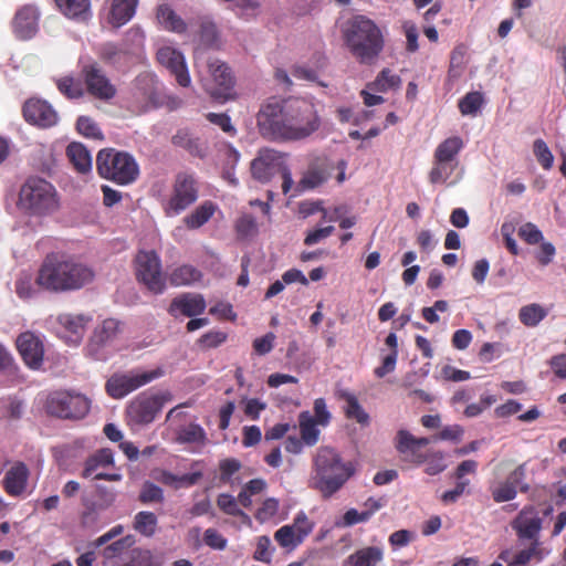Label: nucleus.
<instances>
[{"label": "nucleus", "mask_w": 566, "mask_h": 566, "mask_svg": "<svg viewBox=\"0 0 566 566\" xmlns=\"http://www.w3.org/2000/svg\"><path fill=\"white\" fill-rule=\"evenodd\" d=\"M321 125L314 104L305 98H268L256 114L259 134L274 143L298 142Z\"/></svg>", "instance_id": "nucleus-1"}, {"label": "nucleus", "mask_w": 566, "mask_h": 566, "mask_svg": "<svg viewBox=\"0 0 566 566\" xmlns=\"http://www.w3.org/2000/svg\"><path fill=\"white\" fill-rule=\"evenodd\" d=\"M94 271L73 259L48 256L39 269L36 285L52 292L74 291L94 280Z\"/></svg>", "instance_id": "nucleus-2"}, {"label": "nucleus", "mask_w": 566, "mask_h": 566, "mask_svg": "<svg viewBox=\"0 0 566 566\" xmlns=\"http://www.w3.org/2000/svg\"><path fill=\"white\" fill-rule=\"evenodd\" d=\"M354 469L349 462H344L340 455L332 448L321 447L314 457V471L311 478L313 489L327 499L338 492L349 478Z\"/></svg>", "instance_id": "nucleus-3"}, {"label": "nucleus", "mask_w": 566, "mask_h": 566, "mask_svg": "<svg viewBox=\"0 0 566 566\" xmlns=\"http://www.w3.org/2000/svg\"><path fill=\"white\" fill-rule=\"evenodd\" d=\"M344 36L353 56L363 64L374 63L384 48L379 28L364 15H356L347 22Z\"/></svg>", "instance_id": "nucleus-4"}, {"label": "nucleus", "mask_w": 566, "mask_h": 566, "mask_svg": "<svg viewBox=\"0 0 566 566\" xmlns=\"http://www.w3.org/2000/svg\"><path fill=\"white\" fill-rule=\"evenodd\" d=\"M18 207L29 216L48 217L60 209V196L49 181L30 178L20 189Z\"/></svg>", "instance_id": "nucleus-5"}, {"label": "nucleus", "mask_w": 566, "mask_h": 566, "mask_svg": "<svg viewBox=\"0 0 566 566\" xmlns=\"http://www.w3.org/2000/svg\"><path fill=\"white\" fill-rule=\"evenodd\" d=\"M96 168L101 177L118 185H128L139 174L136 160L127 153L102 149L97 154Z\"/></svg>", "instance_id": "nucleus-6"}, {"label": "nucleus", "mask_w": 566, "mask_h": 566, "mask_svg": "<svg viewBox=\"0 0 566 566\" xmlns=\"http://www.w3.org/2000/svg\"><path fill=\"white\" fill-rule=\"evenodd\" d=\"M163 376L164 369L161 367L150 370L135 369L124 374H115L107 380L106 390L111 397L119 399Z\"/></svg>", "instance_id": "nucleus-7"}, {"label": "nucleus", "mask_w": 566, "mask_h": 566, "mask_svg": "<svg viewBox=\"0 0 566 566\" xmlns=\"http://www.w3.org/2000/svg\"><path fill=\"white\" fill-rule=\"evenodd\" d=\"M46 408L61 418H83L90 410V401L81 394L60 391L49 397Z\"/></svg>", "instance_id": "nucleus-8"}, {"label": "nucleus", "mask_w": 566, "mask_h": 566, "mask_svg": "<svg viewBox=\"0 0 566 566\" xmlns=\"http://www.w3.org/2000/svg\"><path fill=\"white\" fill-rule=\"evenodd\" d=\"M136 274L149 291L158 294L165 289L161 265L154 251H140L136 256Z\"/></svg>", "instance_id": "nucleus-9"}, {"label": "nucleus", "mask_w": 566, "mask_h": 566, "mask_svg": "<svg viewBox=\"0 0 566 566\" xmlns=\"http://www.w3.org/2000/svg\"><path fill=\"white\" fill-rule=\"evenodd\" d=\"M526 464L517 465L505 480L494 481L490 485V492L495 503L512 501L517 495V489L522 493L530 491V484L525 482Z\"/></svg>", "instance_id": "nucleus-10"}, {"label": "nucleus", "mask_w": 566, "mask_h": 566, "mask_svg": "<svg viewBox=\"0 0 566 566\" xmlns=\"http://www.w3.org/2000/svg\"><path fill=\"white\" fill-rule=\"evenodd\" d=\"M285 161V154L273 148H262L251 161V175L262 184L269 182L274 175L283 170Z\"/></svg>", "instance_id": "nucleus-11"}, {"label": "nucleus", "mask_w": 566, "mask_h": 566, "mask_svg": "<svg viewBox=\"0 0 566 566\" xmlns=\"http://www.w3.org/2000/svg\"><path fill=\"white\" fill-rule=\"evenodd\" d=\"M198 199V188L191 175L179 174L167 203V214H179Z\"/></svg>", "instance_id": "nucleus-12"}, {"label": "nucleus", "mask_w": 566, "mask_h": 566, "mask_svg": "<svg viewBox=\"0 0 566 566\" xmlns=\"http://www.w3.org/2000/svg\"><path fill=\"white\" fill-rule=\"evenodd\" d=\"M170 399L171 396L169 392L153 396L142 395L129 403L127 413L130 419L137 423H149L155 419L165 402Z\"/></svg>", "instance_id": "nucleus-13"}, {"label": "nucleus", "mask_w": 566, "mask_h": 566, "mask_svg": "<svg viewBox=\"0 0 566 566\" xmlns=\"http://www.w3.org/2000/svg\"><path fill=\"white\" fill-rule=\"evenodd\" d=\"M543 520L533 505L524 506L512 520L511 527L516 533L520 541L539 542V533Z\"/></svg>", "instance_id": "nucleus-14"}, {"label": "nucleus", "mask_w": 566, "mask_h": 566, "mask_svg": "<svg viewBox=\"0 0 566 566\" xmlns=\"http://www.w3.org/2000/svg\"><path fill=\"white\" fill-rule=\"evenodd\" d=\"M157 61L166 67L182 87H189L191 77L184 54L177 49L164 45L157 51Z\"/></svg>", "instance_id": "nucleus-15"}, {"label": "nucleus", "mask_w": 566, "mask_h": 566, "mask_svg": "<svg viewBox=\"0 0 566 566\" xmlns=\"http://www.w3.org/2000/svg\"><path fill=\"white\" fill-rule=\"evenodd\" d=\"M208 69L213 85L202 80L205 90L216 98L226 96L227 92L233 86V77L230 69L218 59H209Z\"/></svg>", "instance_id": "nucleus-16"}, {"label": "nucleus", "mask_w": 566, "mask_h": 566, "mask_svg": "<svg viewBox=\"0 0 566 566\" xmlns=\"http://www.w3.org/2000/svg\"><path fill=\"white\" fill-rule=\"evenodd\" d=\"M23 116L32 125L48 128L57 124L56 111L45 101L31 98L24 103Z\"/></svg>", "instance_id": "nucleus-17"}, {"label": "nucleus", "mask_w": 566, "mask_h": 566, "mask_svg": "<svg viewBox=\"0 0 566 566\" xmlns=\"http://www.w3.org/2000/svg\"><path fill=\"white\" fill-rule=\"evenodd\" d=\"M17 348L24 363L32 369H39L43 363L44 347L38 335L24 332L17 338Z\"/></svg>", "instance_id": "nucleus-18"}, {"label": "nucleus", "mask_w": 566, "mask_h": 566, "mask_svg": "<svg viewBox=\"0 0 566 566\" xmlns=\"http://www.w3.org/2000/svg\"><path fill=\"white\" fill-rule=\"evenodd\" d=\"M206 310V301L202 295L193 293H185L172 300L168 312L177 317L184 315L187 317H195L200 315Z\"/></svg>", "instance_id": "nucleus-19"}, {"label": "nucleus", "mask_w": 566, "mask_h": 566, "mask_svg": "<svg viewBox=\"0 0 566 566\" xmlns=\"http://www.w3.org/2000/svg\"><path fill=\"white\" fill-rule=\"evenodd\" d=\"M87 91L101 99H109L115 95V87L106 76L94 65L84 70Z\"/></svg>", "instance_id": "nucleus-20"}, {"label": "nucleus", "mask_w": 566, "mask_h": 566, "mask_svg": "<svg viewBox=\"0 0 566 566\" xmlns=\"http://www.w3.org/2000/svg\"><path fill=\"white\" fill-rule=\"evenodd\" d=\"M39 11L33 6L20 9L14 18V31L20 39H31L38 31Z\"/></svg>", "instance_id": "nucleus-21"}, {"label": "nucleus", "mask_w": 566, "mask_h": 566, "mask_svg": "<svg viewBox=\"0 0 566 566\" xmlns=\"http://www.w3.org/2000/svg\"><path fill=\"white\" fill-rule=\"evenodd\" d=\"M138 0H111L107 22L114 28L126 24L135 14Z\"/></svg>", "instance_id": "nucleus-22"}, {"label": "nucleus", "mask_w": 566, "mask_h": 566, "mask_svg": "<svg viewBox=\"0 0 566 566\" xmlns=\"http://www.w3.org/2000/svg\"><path fill=\"white\" fill-rule=\"evenodd\" d=\"M29 470L22 462L14 463L6 473L3 483L6 491L13 496L20 495L27 486Z\"/></svg>", "instance_id": "nucleus-23"}, {"label": "nucleus", "mask_w": 566, "mask_h": 566, "mask_svg": "<svg viewBox=\"0 0 566 566\" xmlns=\"http://www.w3.org/2000/svg\"><path fill=\"white\" fill-rule=\"evenodd\" d=\"M57 322L64 329L67 342L77 344L84 334L87 318L81 314H61Z\"/></svg>", "instance_id": "nucleus-24"}, {"label": "nucleus", "mask_w": 566, "mask_h": 566, "mask_svg": "<svg viewBox=\"0 0 566 566\" xmlns=\"http://www.w3.org/2000/svg\"><path fill=\"white\" fill-rule=\"evenodd\" d=\"M137 92L151 106L156 107L164 104L160 96L159 83L151 74H143L137 77Z\"/></svg>", "instance_id": "nucleus-25"}, {"label": "nucleus", "mask_w": 566, "mask_h": 566, "mask_svg": "<svg viewBox=\"0 0 566 566\" xmlns=\"http://www.w3.org/2000/svg\"><path fill=\"white\" fill-rule=\"evenodd\" d=\"M384 552L380 547L369 546L358 549L345 560V566H376L382 560Z\"/></svg>", "instance_id": "nucleus-26"}, {"label": "nucleus", "mask_w": 566, "mask_h": 566, "mask_svg": "<svg viewBox=\"0 0 566 566\" xmlns=\"http://www.w3.org/2000/svg\"><path fill=\"white\" fill-rule=\"evenodd\" d=\"M66 156L78 172L86 174L91 171L92 157L84 145L71 143L66 148Z\"/></svg>", "instance_id": "nucleus-27"}, {"label": "nucleus", "mask_w": 566, "mask_h": 566, "mask_svg": "<svg viewBox=\"0 0 566 566\" xmlns=\"http://www.w3.org/2000/svg\"><path fill=\"white\" fill-rule=\"evenodd\" d=\"M217 211V206L211 201H203L191 213L182 219L185 226L190 229H199L206 224Z\"/></svg>", "instance_id": "nucleus-28"}, {"label": "nucleus", "mask_w": 566, "mask_h": 566, "mask_svg": "<svg viewBox=\"0 0 566 566\" xmlns=\"http://www.w3.org/2000/svg\"><path fill=\"white\" fill-rule=\"evenodd\" d=\"M114 465V453L111 449H101L93 455H91L84 463L82 472L83 478H91L99 469Z\"/></svg>", "instance_id": "nucleus-29"}, {"label": "nucleus", "mask_w": 566, "mask_h": 566, "mask_svg": "<svg viewBox=\"0 0 566 566\" xmlns=\"http://www.w3.org/2000/svg\"><path fill=\"white\" fill-rule=\"evenodd\" d=\"M159 23L168 31L182 33L186 31L185 21L167 4H161L157 10Z\"/></svg>", "instance_id": "nucleus-30"}, {"label": "nucleus", "mask_w": 566, "mask_h": 566, "mask_svg": "<svg viewBox=\"0 0 566 566\" xmlns=\"http://www.w3.org/2000/svg\"><path fill=\"white\" fill-rule=\"evenodd\" d=\"M463 147V142L460 137L453 136L443 140L434 151V159L440 161L457 163V155Z\"/></svg>", "instance_id": "nucleus-31"}, {"label": "nucleus", "mask_w": 566, "mask_h": 566, "mask_svg": "<svg viewBox=\"0 0 566 566\" xmlns=\"http://www.w3.org/2000/svg\"><path fill=\"white\" fill-rule=\"evenodd\" d=\"M61 12L71 19H86L90 15V0H55Z\"/></svg>", "instance_id": "nucleus-32"}, {"label": "nucleus", "mask_w": 566, "mask_h": 566, "mask_svg": "<svg viewBox=\"0 0 566 566\" xmlns=\"http://www.w3.org/2000/svg\"><path fill=\"white\" fill-rule=\"evenodd\" d=\"M119 331V323L114 318L105 319L95 328L91 345L103 346L112 342Z\"/></svg>", "instance_id": "nucleus-33"}, {"label": "nucleus", "mask_w": 566, "mask_h": 566, "mask_svg": "<svg viewBox=\"0 0 566 566\" xmlns=\"http://www.w3.org/2000/svg\"><path fill=\"white\" fill-rule=\"evenodd\" d=\"M298 423L302 440L308 446H314L319 438L317 421L308 411H303L298 416Z\"/></svg>", "instance_id": "nucleus-34"}, {"label": "nucleus", "mask_w": 566, "mask_h": 566, "mask_svg": "<svg viewBox=\"0 0 566 566\" xmlns=\"http://www.w3.org/2000/svg\"><path fill=\"white\" fill-rule=\"evenodd\" d=\"M340 397L346 401V416L350 419H355L361 426H368L369 415L360 406L357 398L348 391H343Z\"/></svg>", "instance_id": "nucleus-35"}, {"label": "nucleus", "mask_w": 566, "mask_h": 566, "mask_svg": "<svg viewBox=\"0 0 566 566\" xmlns=\"http://www.w3.org/2000/svg\"><path fill=\"white\" fill-rule=\"evenodd\" d=\"M547 316V311L539 304L533 303L521 307L520 321L528 327L538 325Z\"/></svg>", "instance_id": "nucleus-36"}, {"label": "nucleus", "mask_w": 566, "mask_h": 566, "mask_svg": "<svg viewBox=\"0 0 566 566\" xmlns=\"http://www.w3.org/2000/svg\"><path fill=\"white\" fill-rule=\"evenodd\" d=\"M134 528L144 536H153L157 528L156 515L147 511L137 513L134 518Z\"/></svg>", "instance_id": "nucleus-37"}, {"label": "nucleus", "mask_w": 566, "mask_h": 566, "mask_svg": "<svg viewBox=\"0 0 566 566\" xmlns=\"http://www.w3.org/2000/svg\"><path fill=\"white\" fill-rule=\"evenodd\" d=\"M201 273L197 269L190 265H182L170 274V282L176 286L190 285L199 281Z\"/></svg>", "instance_id": "nucleus-38"}, {"label": "nucleus", "mask_w": 566, "mask_h": 566, "mask_svg": "<svg viewBox=\"0 0 566 566\" xmlns=\"http://www.w3.org/2000/svg\"><path fill=\"white\" fill-rule=\"evenodd\" d=\"M177 440L181 443L205 444L207 437L202 427L197 423H189L179 430Z\"/></svg>", "instance_id": "nucleus-39"}, {"label": "nucleus", "mask_w": 566, "mask_h": 566, "mask_svg": "<svg viewBox=\"0 0 566 566\" xmlns=\"http://www.w3.org/2000/svg\"><path fill=\"white\" fill-rule=\"evenodd\" d=\"M457 163L440 161L434 159L433 167L429 174L431 184H443L453 174Z\"/></svg>", "instance_id": "nucleus-40"}, {"label": "nucleus", "mask_w": 566, "mask_h": 566, "mask_svg": "<svg viewBox=\"0 0 566 566\" xmlns=\"http://www.w3.org/2000/svg\"><path fill=\"white\" fill-rule=\"evenodd\" d=\"M59 91L69 98H78L84 94L80 80L72 76H64L56 82Z\"/></svg>", "instance_id": "nucleus-41"}, {"label": "nucleus", "mask_w": 566, "mask_h": 566, "mask_svg": "<svg viewBox=\"0 0 566 566\" xmlns=\"http://www.w3.org/2000/svg\"><path fill=\"white\" fill-rule=\"evenodd\" d=\"M483 104V95L480 92H470L459 102L462 115L475 116Z\"/></svg>", "instance_id": "nucleus-42"}, {"label": "nucleus", "mask_w": 566, "mask_h": 566, "mask_svg": "<svg viewBox=\"0 0 566 566\" xmlns=\"http://www.w3.org/2000/svg\"><path fill=\"white\" fill-rule=\"evenodd\" d=\"M14 291L21 300H29L36 293L33 284V277L29 273H21L14 283Z\"/></svg>", "instance_id": "nucleus-43"}, {"label": "nucleus", "mask_w": 566, "mask_h": 566, "mask_svg": "<svg viewBox=\"0 0 566 566\" xmlns=\"http://www.w3.org/2000/svg\"><path fill=\"white\" fill-rule=\"evenodd\" d=\"M274 539L284 548H295L303 542L291 525L280 527L274 533Z\"/></svg>", "instance_id": "nucleus-44"}, {"label": "nucleus", "mask_w": 566, "mask_h": 566, "mask_svg": "<svg viewBox=\"0 0 566 566\" xmlns=\"http://www.w3.org/2000/svg\"><path fill=\"white\" fill-rule=\"evenodd\" d=\"M76 128L78 133L87 138H93L97 140L103 139V133L99 129L98 125L87 116H81L77 119Z\"/></svg>", "instance_id": "nucleus-45"}, {"label": "nucleus", "mask_w": 566, "mask_h": 566, "mask_svg": "<svg viewBox=\"0 0 566 566\" xmlns=\"http://www.w3.org/2000/svg\"><path fill=\"white\" fill-rule=\"evenodd\" d=\"M401 80L398 75L391 73L389 70H382L373 83L375 88L380 92H387L390 88L400 86Z\"/></svg>", "instance_id": "nucleus-46"}, {"label": "nucleus", "mask_w": 566, "mask_h": 566, "mask_svg": "<svg viewBox=\"0 0 566 566\" xmlns=\"http://www.w3.org/2000/svg\"><path fill=\"white\" fill-rule=\"evenodd\" d=\"M139 501L145 504L161 503L164 501V491L158 485L147 481L142 486Z\"/></svg>", "instance_id": "nucleus-47"}, {"label": "nucleus", "mask_w": 566, "mask_h": 566, "mask_svg": "<svg viewBox=\"0 0 566 566\" xmlns=\"http://www.w3.org/2000/svg\"><path fill=\"white\" fill-rule=\"evenodd\" d=\"M200 40L207 46H219V31L213 22L208 20L201 22Z\"/></svg>", "instance_id": "nucleus-48"}, {"label": "nucleus", "mask_w": 566, "mask_h": 566, "mask_svg": "<svg viewBox=\"0 0 566 566\" xmlns=\"http://www.w3.org/2000/svg\"><path fill=\"white\" fill-rule=\"evenodd\" d=\"M279 507V501L274 497H269L263 501L254 516L260 523L269 522L277 514Z\"/></svg>", "instance_id": "nucleus-49"}, {"label": "nucleus", "mask_w": 566, "mask_h": 566, "mask_svg": "<svg viewBox=\"0 0 566 566\" xmlns=\"http://www.w3.org/2000/svg\"><path fill=\"white\" fill-rule=\"evenodd\" d=\"M533 151L544 169H551L554 161V156L551 153L548 146L543 139H536L533 145Z\"/></svg>", "instance_id": "nucleus-50"}, {"label": "nucleus", "mask_w": 566, "mask_h": 566, "mask_svg": "<svg viewBox=\"0 0 566 566\" xmlns=\"http://www.w3.org/2000/svg\"><path fill=\"white\" fill-rule=\"evenodd\" d=\"M273 552L274 547L272 546L270 537L265 535L258 537L256 548L253 555L254 559L262 563H270Z\"/></svg>", "instance_id": "nucleus-51"}, {"label": "nucleus", "mask_w": 566, "mask_h": 566, "mask_svg": "<svg viewBox=\"0 0 566 566\" xmlns=\"http://www.w3.org/2000/svg\"><path fill=\"white\" fill-rule=\"evenodd\" d=\"M217 505L221 511H223L226 514L232 515V516H243L244 513L240 510L238 500L234 499V496L222 493L217 499Z\"/></svg>", "instance_id": "nucleus-52"}, {"label": "nucleus", "mask_w": 566, "mask_h": 566, "mask_svg": "<svg viewBox=\"0 0 566 566\" xmlns=\"http://www.w3.org/2000/svg\"><path fill=\"white\" fill-rule=\"evenodd\" d=\"M537 556H539V542H530V546L527 548L515 553L514 562H512V565L525 566L532 558Z\"/></svg>", "instance_id": "nucleus-53"}, {"label": "nucleus", "mask_w": 566, "mask_h": 566, "mask_svg": "<svg viewBox=\"0 0 566 566\" xmlns=\"http://www.w3.org/2000/svg\"><path fill=\"white\" fill-rule=\"evenodd\" d=\"M291 527H293L295 533L298 535V538L304 541V538L313 531L314 523L308 520L307 515L304 512H300L294 517Z\"/></svg>", "instance_id": "nucleus-54"}, {"label": "nucleus", "mask_w": 566, "mask_h": 566, "mask_svg": "<svg viewBox=\"0 0 566 566\" xmlns=\"http://www.w3.org/2000/svg\"><path fill=\"white\" fill-rule=\"evenodd\" d=\"M465 52L467 50L463 45H459L452 51L449 70V74L451 76L457 77L461 74V71L464 65Z\"/></svg>", "instance_id": "nucleus-55"}, {"label": "nucleus", "mask_w": 566, "mask_h": 566, "mask_svg": "<svg viewBox=\"0 0 566 566\" xmlns=\"http://www.w3.org/2000/svg\"><path fill=\"white\" fill-rule=\"evenodd\" d=\"M447 464L444 463V454L442 452H433L427 457L426 473L436 475L444 471Z\"/></svg>", "instance_id": "nucleus-56"}, {"label": "nucleus", "mask_w": 566, "mask_h": 566, "mask_svg": "<svg viewBox=\"0 0 566 566\" xmlns=\"http://www.w3.org/2000/svg\"><path fill=\"white\" fill-rule=\"evenodd\" d=\"M518 235L530 244H536L543 239V234L539 229L531 222L523 224L518 229Z\"/></svg>", "instance_id": "nucleus-57"}, {"label": "nucleus", "mask_w": 566, "mask_h": 566, "mask_svg": "<svg viewBox=\"0 0 566 566\" xmlns=\"http://www.w3.org/2000/svg\"><path fill=\"white\" fill-rule=\"evenodd\" d=\"M367 521L368 514H364V512H358L356 509H349L343 515L342 521L336 522V526L348 527Z\"/></svg>", "instance_id": "nucleus-58"}, {"label": "nucleus", "mask_w": 566, "mask_h": 566, "mask_svg": "<svg viewBox=\"0 0 566 566\" xmlns=\"http://www.w3.org/2000/svg\"><path fill=\"white\" fill-rule=\"evenodd\" d=\"M101 55L105 62L116 64L122 60L125 53L119 48H117V45L113 43H106L102 46Z\"/></svg>", "instance_id": "nucleus-59"}, {"label": "nucleus", "mask_w": 566, "mask_h": 566, "mask_svg": "<svg viewBox=\"0 0 566 566\" xmlns=\"http://www.w3.org/2000/svg\"><path fill=\"white\" fill-rule=\"evenodd\" d=\"M205 543L213 549H224L227 539L214 528H208L203 535Z\"/></svg>", "instance_id": "nucleus-60"}, {"label": "nucleus", "mask_w": 566, "mask_h": 566, "mask_svg": "<svg viewBox=\"0 0 566 566\" xmlns=\"http://www.w3.org/2000/svg\"><path fill=\"white\" fill-rule=\"evenodd\" d=\"M314 419L319 426H327L331 420V413L327 410L326 402L323 398H317L314 401Z\"/></svg>", "instance_id": "nucleus-61"}, {"label": "nucleus", "mask_w": 566, "mask_h": 566, "mask_svg": "<svg viewBox=\"0 0 566 566\" xmlns=\"http://www.w3.org/2000/svg\"><path fill=\"white\" fill-rule=\"evenodd\" d=\"M334 232L333 226H327L325 228H319L313 231H310L304 239V243L306 245H314L322 240L328 238Z\"/></svg>", "instance_id": "nucleus-62"}, {"label": "nucleus", "mask_w": 566, "mask_h": 566, "mask_svg": "<svg viewBox=\"0 0 566 566\" xmlns=\"http://www.w3.org/2000/svg\"><path fill=\"white\" fill-rule=\"evenodd\" d=\"M241 468V463L235 459H226L220 462V472L221 476L220 479L223 482H229L232 474L238 472Z\"/></svg>", "instance_id": "nucleus-63"}, {"label": "nucleus", "mask_w": 566, "mask_h": 566, "mask_svg": "<svg viewBox=\"0 0 566 566\" xmlns=\"http://www.w3.org/2000/svg\"><path fill=\"white\" fill-rule=\"evenodd\" d=\"M549 365L558 378L566 379V354H559L552 357Z\"/></svg>", "instance_id": "nucleus-64"}]
</instances>
